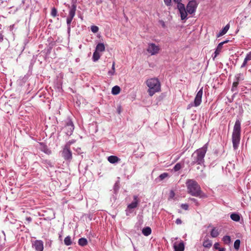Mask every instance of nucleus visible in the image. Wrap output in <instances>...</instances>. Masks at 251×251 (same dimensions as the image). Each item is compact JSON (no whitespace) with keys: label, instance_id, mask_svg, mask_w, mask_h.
<instances>
[{"label":"nucleus","instance_id":"obj_28","mask_svg":"<svg viewBox=\"0 0 251 251\" xmlns=\"http://www.w3.org/2000/svg\"><path fill=\"white\" fill-rule=\"evenodd\" d=\"M64 243L66 246H70L72 244V242L71 238L70 236H68L65 237L64 239Z\"/></svg>","mask_w":251,"mask_h":251},{"label":"nucleus","instance_id":"obj_49","mask_svg":"<svg viewBox=\"0 0 251 251\" xmlns=\"http://www.w3.org/2000/svg\"><path fill=\"white\" fill-rule=\"evenodd\" d=\"M118 113H120V110H118Z\"/></svg>","mask_w":251,"mask_h":251},{"label":"nucleus","instance_id":"obj_34","mask_svg":"<svg viewBox=\"0 0 251 251\" xmlns=\"http://www.w3.org/2000/svg\"><path fill=\"white\" fill-rule=\"evenodd\" d=\"M99 29L98 26L96 25H92L91 26V30L94 33H97L99 31Z\"/></svg>","mask_w":251,"mask_h":251},{"label":"nucleus","instance_id":"obj_17","mask_svg":"<svg viewBox=\"0 0 251 251\" xmlns=\"http://www.w3.org/2000/svg\"><path fill=\"white\" fill-rule=\"evenodd\" d=\"M229 28V25L228 24L226 25L223 29L218 33L217 35V37H219L225 34Z\"/></svg>","mask_w":251,"mask_h":251},{"label":"nucleus","instance_id":"obj_35","mask_svg":"<svg viewBox=\"0 0 251 251\" xmlns=\"http://www.w3.org/2000/svg\"><path fill=\"white\" fill-rule=\"evenodd\" d=\"M51 15L52 16L55 17L57 15V10L55 8L51 9Z\"/></svg>","mask_w":251,"mask_h":251},{"label":"nucleus","instance_id":"obj_19","mask_svg":"<svg viewBox=\"0 0 251 251\" xmlns=\"http://www.w3.org/2000/svg\"><path fill=\"white\" fill-rule=\"evenodd\" d=\"M105 50V46L103 43H99L96 48L95 51L97 52H102Z\"/></svg>","mask_w":251,"mask_h":251},{"label":"nucleus","instance_id":"obj_40","mask_svg":"<svg viewBox=\"0 0 251 251\" xmlns=\"http://www.w3.org/2000/svg\"><path fill=\"white\" fill-rule=\"evenodd\" d=\"M176 223L177 225H180V224H181L182 223V221H181V220L180 219L178 218V219H177L176 220Z\"/></svg>","mask_w":251,"mask_h":251},{"label":"nucleus","instance_id":"obj_30","mask_svg":"<svg viewBox=\"0 0 251 251\" xmlns=\"http://www.w3.org/2000/svg\"><path fill=\"white\" fill-rule=\"evenodd\" d=\"M240 245V240L237 239L235 240L234 243V248L235 250H238L239 249Z\"/></svg>","mask_w":251,"mask_h":251},{"label":"nucleus","instance_id":"obj_1","mask_svg":"<svg viewBox=\"0 0 251 251\" xmlns=\"http://www.w3.org/2000/svg\"><path fill=\"white\" fill-rule=\"evenodd\" d=\"M186 185L188 193L191 196L200 198L204 196V194L201 190L200 186L194 179H187L186 182Z\"/></svg>","mask_w":251,"mask_h":251},{"label":"nucleus","instance_id":"obj_48","mask_svg":"<svg viewBox=\"0 0 251 251\" xmlns=\"http://www.w3.org/2000/svg\"><path fill=\"white\" fill-rule=\"evenodd\" d=\"M179 158H180V156H178L177 157L176 160H177V159H179Z\"/></svg>","mask_w":251,"mask_h":251},{"label":"nucleus","instance_id":"obj_27","mask_svg":"<svg viewBox=\"0 0 251 251\" xmlns=\"http://www.w3.org/2000/svg\"><path fill=\"white\" fill-rule=\"evenodd\" d=\"M100 54L99 52H97V51H95L93 53V59L94 61H98L99 58H100Z\"/></svg>","mask_w":251,"mask_h":251},{"label":"nucleus","instance_id":"obj_24","mask_svg":"<svg viewBox=\"0 0 251 251\" xmlns=\"http://www.w3.org/2000/svg\"><path fill=\"white\" fill-rule=\"evenodd\" d=\"M78 243L80 246H85L87 244L88 242L86 238H81L78 240Z\"/></svg>","mask_w":251,"mask_h":251},{"label":"nucleus","instance_id":"obj_38","mask_svg":"<svg viewBox=\"0 0 251 251\" xmlns=\"http://www.w3.org/2000/svg\"><path fill=\"white\" fill-rule=\"evenodd\" d=\"M181 207L185 210H187L188 209V207H189V206L187 204H186V203H184V204H182L181 205Z\"/></svg>","mask_w":251,"mask_h":251},{"label":"nucleus","instance_id":"obj_43","mask_svg":"<svg viewBox=\"0 0 251 251\" xmlns=\"http://www.w3.org/2000/svg\"><path fill=\"white\" fill-rule=\"evenodd\" d=\"M112 71H115V62L113 63L112 66Z\"/></svg>","mask_w":251,"mask_h":251},{"label":"nucleus","instance_id":"obj_2","mask_svg":"<svg viewBox=\"0 0 251 251\" xmlns=\"http://www.w3.org/2000/svg\"><path fill=\"white\" fill-rule=\"evenodd\" d=\"M208 143L205 144L202 148L197 150L192 154L194 161L193 164L198 163L201 165L204 162V156L207 151Z\"/></svg>","mask_w":251,"mask_h":251},{"label":"nucleus","instance_id":"obj_36","mask_svg":"<svg viewBox=\"0 0 251 251\" xmlns=\"http://www.w3.org/2000/svg\"><path fill=\"white\" fill-rule=\"evenodd\" d=\"M165 4L167 6H170L171 5L172 0H164Z\"/></svg>","mask_w":251,"mask_h":251},{"label":"nucleus","instance_id":"obj_29","mask_svg":"<svg viewBox=\"0 0 251 251\" xmlns=\"http://www.w3.org/2000/svg\"><path fill=\"white\" fill-rule=\"evenodd\" d=\"M239 78L238 77L237 78V80L236 81H234L233 84H232V88H231V90L232 91H234L237 87L238 86V84H239Z\"/></svg>","mask_w":251,"mask_h":251},{"label":"nucleus","instance_id":"obj_11","mask_svg":"<svg viewBox=\"0 0 251 251\" xmlns=\"http://www.w3.org/2000/svg\"><path fill=\"white\" fill-rule=\"evenodd\" d=\"M32 247L36 251H43L44 243L41 240H36L32 244Z\"/></svg>","mask_w":251,"mask_h":251},{"label":"nucleus","instance_id":"obj_14","mask_svg":"<svg viewBox=\"0 0 251 251\" xmlns=\"http://www.w3.org/2000/svg\"><path fill=\"white\" fill-rule=\"evenodd\" d=\"M107 160L111 164H115L120 162L121 159L117 156L111 155L108 157Z\"/></svg>","mask_w":251,"mask_h":251},{"label":"nucleus","instance_id":"obj_33","mask_svg":"<svg viewBox=\"0 0 251 251\" xmlns=\"http://www.w3.org/2000/svg\"><path fill=\"white\" fill-rule=\"evenodd\" d=\"M169 176L168 174L167 173H164L162 174H161L159 177H158V178L159 179V180L160 181L163 180L164 179H165V178H166L167 177H168Z\"/></svg>","mask_w":251,"mask_h":251},{"label":"nucleus","instance_id":"obj_4","mask_svg":"<svg viewBox=\"0 0 251 251\" xmlns=\"http://www.w3.org/2000/svg\"><path fill=\"white\" fill-rule=\"evenodd\" d=\"M146 83L149 87L148 91L150 96L160 91V83L157 78H152L147 80Z\"/></svg>","mask_w":251,"mask_h":251},{"label":"nucleus","instance_id":"obj_3","mask_svg":"<svg viewBox=\"0 0 251 251\" xmlns=\"http://www.w3.org/2000/svg\"><path fill=\"white\" fill-rule=\"evenodd\" d=\"M241 123L239 120L236 121L232 134V142L234 150L237 149L240 141Z\"/></svg>","mask_w":251,"mask_h":251},{"label":"nucleus","instance_id":"obj_25","mask_svg":"<svg viewBox=\"0 0 251 251\" xmlns=\"http://www.w3.org/2000/svg\"><path fill=\"white\" fill-rule=\"evenodd\" d=\"M121 89L118 86H115L112 89V93L113 95H117L120 92Z\"/></svg>","mask_w":251,"mask_h":251},{"label":"nucleus","instance_id":"obj_46","mask_svg":"<svg viewBox=\"0 0 251 251\" xmlns=\"http://www.w3.org/2000/svg\"><path fill=\"white\" fill-rule=\"evenodd\" d=\"M171 196L172 197H173L174 196V193L173 191L171 192Z\"/></svg>","mask_w":251,"mask_h":251},{"label":"nucleus","instance_id":"obj_39","mask_svg":"<svg viewBox=\"0 0 251 251\" xmlns=\"http://www.w3.org/2000/svg\"><path fill=\"white\" fill-rule=\"evenodd\" d=\"M194 106V103H190V104H189L187 106V109H190L192 107Z\"/></svg>","mask_w":251,"mask_h":251},{"label":"nucleus","instance_id":"obj_23","mask_svg":"<svg viewBox=\"0 0 251 251\" xmlns=\"http://www.w3.org/2000/svg\"><path fill=\"white\" fill-rule=\"evenodd\" d=\"M212 245V241L209 239L205 240L203 243V246L206 248H210Z\"/></svg>","mask_w":251,"mask_h":251},{"label":"nucleus","instance_id":"obj_7","mask_svg":"<svg viewBox=\"0 0 251 251\" xmlns=\"http://www.w3.org/2000/svg\"><path fill=\"white\" fill-rule=\"evenodd\" d=\"M147 50L151 55H154L159 53L160 48L154 43H149Z\"/></svg>","mask_w":251,"mask_h":251},{"label":"nucleus","instance_id":"obj_18","mask_svg":"<svg viewBox=\"0 0 251 251\" xmlns=\"http://www.w3.org/2000/svg\"><path fill=\"white\" fill-rule=\"evenodd\" d=\"M223 43H220L218 44L215 52L214 58H215L221 52L223 48Z\"/></svg>","mask_w":251,"mask_h":251},{"label":"nucleus","instance_id":"obj_20","mask_svg":"<svg viewBox=\"0 0 251 251\" xmlns=\"http://www.w3.org/2000/svg\"><path fill=\"white\" fill-rule=\"evenodd\" d=\"M230 218L234 221L239 222L240 220V216L237 213H232L230 215Z\"/></svg>","mask_w":251,"mask_h":251},{"label":"nucleus","instance_id":"obj_8","mask_svg":"<svg viewBox=\"0 0 251 251\" xmlns=\"http://www.w3.org/2000/svg\"><path fill=\"white\" fill-rule=\"evenodd\" d=\"M62 156L66 160H71L72 158V153L70 149V145H66L62 151Z\"/></svg>","mask_w":251,"mask_h":251},{"label":"nucleus","instance_id":"obj_47","mask_svg":"<svg viewBox=\"0 0 251 251\" xmlns=\"http://www.w3.org/2000/svg\"><path fill=\"white\" fill-rule=\"evenodd\" d=\"M27 220H28L29 221H30L31 220V218L29 217V218H27Z\"/></svg>","mask_w":251,"mask_h":251},{"label":"nucleus","instance_id":"obj_6","mask_svg":"<svg viewBox=\"0 0 251 251\" xmlns=\"http://www.w3.org/2000/svg\"><path fill=\"white\" fill-rule=\"evenodd\" d=\"M198 6V3L195 0H190L186 6V11L190 14L194 13Z\"/></svg>","mask_w":251,"mask_h":251},{"label":"nucleus","instance_id":"obj_32","mask_svg":"<svg viewBox=\"0 0 251 251\" xmlns=\"http://www.w3.org/2000/svg\"><path fill=\"white\" fill-rule=\"evenodd\" d=\"M182 167V165L180 163H177L174 167V170L175 171L177 172L181 169Z\"/></svg>","mask_w":251,"mask_h":251},{"label":"nucleus","instance_id":"obj_15","mask_svg":"<svg viewBox=\"0 0 251 251\" xmlns=\"http://www.w3.org/2000/svg\"><path fill=\"white\" fill-rule=\"evenodd\" d=\"M76 9V5L75 3H73L70 8L69 16L74 18L75 16Z\"/></svg>","mask_w":251,"mask_h":251},{"label":"nucleus","instance_id":"obj_22","mask_svg":"<svg viewBox=\"0 0 251 251\" xmlns=\"http://www.w3.org/2000/svg\"><path fill=\"white\" fill-rule=\"evenodd\" d=\"M210 235L213 238L217 237L219 235V232L218 229H217L216 227H214L210 232Z\"/></svg>","mask_w":251,"mask_h":251},{"label":"nucleus","instance_id":"obj_10","mask_svg":"<svg viewBox=\"0 0 251 251\" xmlns=\"http://www.w3.org/2000/svg\"><path fill=\"white\" fill-rule=\"evenodd\" d=\"M65 130L66 131V134L70 135L72 134L74 130V125L71 120H68L65 126Z\"/></svg>","mask_w":251,"mask_h":251},{"label":"nucleus","instance_id":"obj_9","mask_svg":"<svg viewBox=\"0 0 251 251\" xmlns=\"http://www.w3.org/2000/svg\"><path fill=\"white\" fill-rule=\"evenodd\" d=\"M202 88H201L197 93L194 100V106H199L201 102V98L203 94Z\"/></svg>","mask_w":251,"mask_h":251},{"label":"nucleus","instance_id":"obj_42","mask_svg":"<svg viewBox=\"0 0 251 251\" xmlns=\"http://www.w3.org/2000/svg\"><path fill=\"white\" fill-rule=\"evenodd\" d=\"M190 200H191V201H193L195 202L197 204H198V201H197V200L196 199H195L194 198H190Z\"/></svg>","mask_w":251,"mask_h":251},{"label":"nucleus","instance_id":"obj_13","mask_svg":"<svg viewBox=\"0 0 251 251\" xmlns=\"http://www.w3.org/2000/svg\"><path fill=\"white\" fill-rule=\"evenodd\" d=\"M173 247L175 251H184V244L182 241L178 244L175 242L174 244Z\"/></svg>","mask_w":251,"mask_h":251},{"label":"nucleus","instance_id":"obj_45","mask_svg":"<svg viewBox=\"0 0 251 251\" xmlns=\"http://www.w3.org/2000/svg\"><path fill=\"white\" fill-rule=\"evenodd\" d=\"M227 42H228V40H226L225 41L222 42V43H223V45H224V44L226 43Z\"/></svg>","mask_w":251,"mask_h":251},{"label":"nucleus","instance_id":"obj_41","mask_svg":"<svg viewBox=\"0 0 251 251\" xmlns=\"http://www.w3.org/2000/svg\"><path fill=\"white\" fill-rule=\"evenodd\" d=\"M114 73H115V71H112L111 70V71H109L108 72V74L109 75H112L114 74Z\"/></svg>","mask_w":251,"mask_h":251},{"label":"nucleus","instance_id":"obj_16","mask_svg":"<svg viewBox=\"0 0 251 251\" xmlns=\"http://www.w3.org/2000/svg\"><path fill=\"white\" fill-rule=\"evenodd\" d=\"M251 60V51L248 53L244 59L243 64L241 67L243 68L245 67L248 61Z\"/></svg>","mask_w":251,"mask_h":251},{"label":"nucleus","instance_id":"obj_26","mask_svg":"<svg viewBox=\"0 0 251 251\" xmlns=\"http://www.w3.org/2000/svg\"><path fill=\"white\" fill-rule=\"evenodd\" d=\"M223 241L225 244L228 245L231 242V238L229 236H224L222 239Z\"/></svg>","mask_w":251,"mask_h":251},{"label":"nucleus","instance_id":"obj_44","mask_svg":"<svg viewBox=\"0 0 251 251\" xmlns=\"http://www.w3.org/2000/svg\"><path fill=\"white\" fill-rule=\"evenodd\" d=\"M3 40V36L0 34V41L1 42Z\"/></svg>","mask_w":251,"mask_h":251},{"label":"nucleus","instance_id":"obj_37","mask_svg":"<svg viewBox=\"0 0 251 251\" xmlns=\"http://www.w3.org/2000/svg\"><path fill=\"white\" fill-rule=\"evenodd\" d=\"M73 19V18H71V17H69V16L67 18V24L68 26L70 25V24L72 21Z\"/></svg>","mask_w":251,"mask_h":251},{"label":"nucleus","instance_id":"obj_31","mask_svg":"<svg viewBox=\"0 0 251 251\" xmlns=\"http://www.w3.org/2000/svg\"><path fill=\"white\" fill-rule=\"evenodd\" d=\"M214 248L216 250H218L219 251H226V249L223 248L219 247V244L218 243H216L214 245Z\"/></svg>","mask_w":251,"mask_h":251},{"label":"nucleus","instance_id":"obj_21","mask_svg":"<svg viewBox=\"0 0 251 251\" xmlns=\"http://www.w3.org/2000/svg\"><path fill=\"white\" fill-rule=\"evenodd\" d=\"M151 232V229L150 227H146L143 229L142 233L145 236H149Z\"/></svg>","mask_w":251,"mask_h":251},{"label":"nucleus","instance_id":"obj_12","mask_svg":"<svg viewBox=\"0 0 251 251\" xmlns=\"http://www.w3.org/2000/svg\"><path fill=\"white\" fill-rule=\"evenodd\" d=\"M139 202V200L138 199V196L134 195L133 196V201L130 204L127 205L126 211L130 210L131 209L135 208L137 207L138 203Z\"/></svg>","mask_w":251,"mask_h":251},{"label":"nucleus","instance_id":"obj_5","mask_svg":"<svg viewBox=\"0 0 251 251\" xmlns=\"http://www.w3.org/2000/svg\"><path fill=\"white\" fill-rule=\"evenodd\" d=\"M173 1L177 3V8L180 14L181 19L182 20L187 19V12L184 4L181 3L182 0H173Z\"/></svg>","mask_w":251,"mask_h":251}]
</instances>
